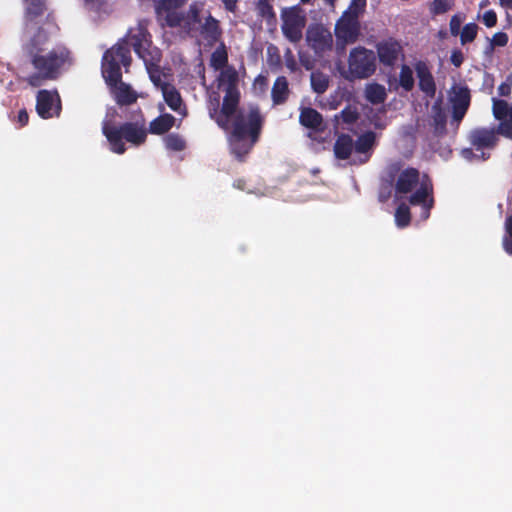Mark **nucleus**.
I'll use <instances>...</instances> for the list:
<instances>
[{
	"instance_id": "1",
	"label": "nucleus",
	"mask_w": 512,
	"mask_h": 512,
	"mask_svg": "<svg viewBox=\"0 0 512 512\" xmlns=\"http://www.w3.org/2000/svg\"><path fill=\"white\" fill-rule=\"evenodd\" d=\"M48 40L47 30L44 27H39L33 37L23 46L24 54L35 69V73L25 78V81L32 87H39L44 81L57 79L65 66L71 65L70 51L65 46H57L47 51Z\"/></svg>"
},
{
	"instance_id": "2",
	"label": "nucleus",
	"mask_w": 512,
	"mask_h": 512,
	"mask_svg": "<svg viewBox=\"0 0 512 512\" xmlns=\"http://www.w3.org/2000/svg\"><path fill=\"white\" fill-rule=\"evenodd\" d=\"M175 120V117L169 113L161 114L150 122L148 130L144 121L124 122L115 125L111 121L104 120L102 122V133L110 145V150L122 155L126 152L124 140L138 147L145 143L148 132L154 135H163L174 126Z\"/></svg>"
},
{
	"instance_id": "3",
	"label": "nucleus",
	"mask_w": 512,
	"mask_h": 512,
	"mask_svg": "<svg viewBox=\"0 0 512 512\" xmlns=\"http://www.w3.org/2000/svg\"><path fill=\"white\" fill-rule=\"evenodd\" d=\"M401 162H395L389 166V175L394 177L398 174L394 189L396 195H406L411 193L417 186L418 188L408 199L413 206H422V217L427 219L434 206L433 183L427 174L421 176L420 171L414 167H408L401 170Z\"/></svg>"
},
{
	"instance_id": "4",
	"label": "nucleus",
	"mask_w": 512,
	"mask_h": 512,
	"mask_svg": "<svg viewBox=\"0 0 512 512\" xmlns=\"http://www.w3.org/2000/svg\"><path fill=\"white\" fill-rule=\"evenodd\" d=\"M125 41L116 43L106 50L102 58V74L106 83L113 89L115 101L120 106H127L137 101L136 92L122 81L121 66L126 69L131 65V52Z\"/></svg>"
},
{
	"instance_id": "5",
	"label": "nucleus",
	"mask_w": 512,
	"mask_h": 512,
	"mask_svg": "<svg viewBox=\"0 0 512 512\" xmlns=\"http://www.w3.org/2000/svg\"><path fill=\"white\" fill-rule=\"evenodd\" d=\"M264 118L258 106H251L247 114L239 112L233 122L229 136L231 153L239 161H244L258 142Z\"/></svg>"
},
{
	"instance_id": "6",
	"label": "nucleus",
	"mask_w": 512,
	"mask_h": 512,
	"mask_svg": "<svg viewBox=\"0 0 512 512\" xmlns=\"http://www.w3.org/2000/svg\"><path fill=\"white\" fill-rule=\"evenodd\" d=\"M468 141L471 147L463 148L461 156L468 161H486L491 157L499 138L494 128L477 127L469 132Z\"/></svg>"
},
{
	"instance_id": "7",
	"label": "nucleus",
	"mask_w": 512,
	"mask_h": 512,
	"mask_svg": "<svg viewBox=\"0 0 512 512\" xmlns=\"http://www.w3.org/2000/svg\"><path fill=\"white\" fill-rule=\"evenodd\" d=\"M224 92L225 95L221 108H219L220 96L216 94L209 102L208 111L210 118L214 120L221 129L228 130L230 128V119L232 117L234 119L240 112L237 111L240 101V92L239 90Z\"/></svg>"
},
{
	"instance_id": "8",
	"label": "nucleus",
	"mask_w": 512,
	"mask_h": 512,
	"mask_svg": "<svg viewBox=\"0 0 512 512\" xmlns=\"http://www.w3.org/2000/svg\"><path fill=\"white\" fill-rule=\"evenodd\" d=\"M376 71L375 53L363 46L351 49L348 56V69L344 77L348 80L367 79Z\"/></svg>"
},
{
	"instance_id": "9",
	"label": "nucleus",
	"mask_w": 512,
	"mask_h": 512,
	"mask_svg": "<svg viewBox=\"0 0 512 512\" xmlns=\"http://www.w3.org/2000/svg\"><path fill=\"white\" fill-rule=\"evenodd\" d=\"M149 20L141 19L138 21L136 27L130 28L124 38L117 43L125 41L126 47L130 50L129 46L133 47L136 55L146 60L153 50H160L153 45L152 35L148 30Z\"/></svg>"
},
{
	"instance_id": "10",
	"label": "nucleus",
	"mask_w": 512,
	"mask_h": 512,
	"mask_svg": "<svg viewBox=\"0 0 512 512\" xmlns=\"http://www.w3.org/2000/svg\"><path fill=\"white\" fill-rule=\"evenodd\" d=\"M187 0H156L154 9L157 21L162 27H181L185 21V12L182 10Z\"/></svg>"
},
{
	"instance_id": "11",
	"label": "nucleus",
	"mask_w": 512,
	"mask_h": 512,
	"mask_svg": "<svg viewBox=\"0 0 512 512\" xmlns=\"http://www.w3.org/2000/svg\"><path fill=\"white\" fill-rule=\"evenodd\" d=\"M345 10L335 25V36L343 45L355 43L360 36V13Z\"/></svg>"
},
{
	"instance_id": "12",
	"label": "nucleus",
	"mask_w": 512,
	"mask_h": 512,
	"mask_svg": "<svg viewBox=\"0 0 512 512\" xmlns=\"http://www.w3.org/2000/svg\"><path fill=\"white\" fill-rule=\"evenodd\" d=\"M282 33L291 43H298L303 36L306 18L298 6H292L282 11Z\"/></svg>"
},
{
	"instance_id": "13",
	"label": "nucleus",
	"mask_w": 512,
	"mask_h": 512,
	"mask_svg": "<svg viewBox=\"0 0 512 512\" xmlns=\"http://www.w3.org/2000/svg\"><path fill=\"white\" fill-rule=\"evenodd\" d=\"M376 52L380 64L389 68L394 67L398 59L404 56L401 42L393 37L379 41Z\"/></svg>"
},
{
	"instance_id": "14",
	"label": "nucleus",
	"mask_w": 512,
	"mask_h": 512,
	"mask_svg": "<svg viewBox=\"0 0 512 512\" xmlns=\"http://www.w3.org/2000/svg\"><path fill=\"white\" fill-rule=\"evenodd\" d=\"M161 59V50H153V52L147 57V59L143 60L151 82L156 88L160 90H162V87H164V85L171 84L169 81L166 80V78L170 75L165 73L160 68L159 63L161 62Z\"/></svg>"
},
{
	"instance_id": "15",
	"label": "nucleus",
	"mask_w": 512,
	"mask_h": 512,
	"mask_svg": "<svg viewBox=\"0 0 512 512\" xmlns=\"http://www.w3.org/2000/svg\"><path fill=\"white\" fill-rule=\"evenodd\" d=\"M414 70L418 79V87L428 98H434L436 95V82L431 72V68L426 61L418 60L414 63Z\"/></svg>"
},
{
	"instance_id": "16",
	"label": "nucleus",
	"mask_w": 512,
	"mask_h": 512,
	"mask_svg": "<svg viewBox=\"0 0 512 512\" xmlns=\"http://www.w3.org/2000/svg\"><path fill=\"white\" fill-rule=\"evenodd\" d=\"M471 101V94L468 87H458L453 90L450 98L452 105V118L456 122H461L466 115Z\"/></svg>"
},
{
	"instance_id": "17",
	"label": "nucleus",
	"mask_w": 512,
	"mask_h": 512,
	"mask_svg": "<svg viewBox=\"0 0 512 512\" xmlns=\"http://www.w3.org/2000/svg\"><path fill=\"white\" fill-rule=\"evenodd\" d=\"M200 33L210 45H213L221 40L223 31L220 22L209 14L201 25Z\"/></svg>"
},
{
	"instance_id": "18",
	"label": "nucleus",
	"mask_w": 512,
	"mask_h": 512,
	"mask_svg": "<svg viewBox=\"0 0 512 512\" xmlns=\"http://www.w3.org/2000/svg\"><path fill=\"white\" fill-rule=\"evenodd\" d=\"M299 122L302 126L314 131L322 130L323 117L312 107H303L300 110Z\"/></svg>"
},
{
	"instance_id": "19",
	"label": "nucleus",
	"mask_w": 512,
	"mask_h": 512,
	"mask_svg": "<svg viewBox=\"0 0 512 512\" xmlns=\"http://www.w3.org/2000/svg\"><path fill=\"white\" fill-rule=\"evenodd\" d=\"M54 104V95L48 90H40L36 96V111L43 119L53 116L52 108Z\"/></svg>"
},
{
	"instance_id": "20",
	"label": "nucleus",
	"mask_w": 512,
	"mask_h": 512,
	"mask_svg": "<svg viewBox=\"0 0 512 512\" xmlns=\"http://www.w3.org/2000/svg\"><path fill=\"white\" fill-rule=\"evenodd\" d=\"M161 92L166 104L171 110L177 113H181L182 108L185 110L181 94L173 84L164 85Z\"/></svg>"
},
{
	"instance_id": "21",
	"label": "nucleus",
	"mask_w": 512,
	"mask_h": 512,
	"mask_svg": "<svg viewBox=\"0 0 512 512\" xmlns=\"http://www.w3.org/2000/svg\"><path fill=\"white\" fill-rule=\"evenodd\" d=\"M354 149V142L350 135L340 134L334 143V155L339 160H347Z\"/></svg>"
},
{
	"instance_id": "22",
	"label": "nucleus",
	"mask_w": 512,
	"mask_h": 512,
	"mask_svg": "<svg viewBox=\"0 0 512 512\" xmlns=\"http://www.w3.org/2000/svg\"><path fill=\"white\" fill-rule=\"evenodd\" d=\"M433 134L436 137H443L447 133V116L441 105L436 102L432 106Z\"/></svg>"
},
{
	"instance_id": "23",
	"label": "nucleus",
	"mask_w": 512,
	"mask_h": 512,
	"mask_svg": "<svg viewBox=\"0 0 512 512\" xmlns=\"http://www.w3.org/2000/svg\"><path fill=\"white\" fill-rule=\"evenodd\" d=\"M289 94L290 90L287 78L285 76L277 77L271 90L273 104H284L287 101Z\"/></svg>"
},
{
	"instance_id": "24",
	"label": "nucleus",
	"mask_w": 512,
	"mask_h": 512,
	"mask_svg": "<svg viewBox=\"0 0 512 512\" xmlns=\"http://www.w3.org/2000/svg\"><path fill=\"white\" fill-rule=\"evenodd\" d=\"M218 88L223 91L238 90V74L233 66H228L220 72L218 78Z\"/></svg>"
},
{
	"instance_id": "25",
	"label": "nucleus",
	"mask_w": 512,
	"mask_h": 512,
	"mask_svg": "<svg viewBox=\"0 0 512 512\" xmlns=\"http://www.w3.org/2000/svg\"><path fill=\"white\" fill-rule=\"evenodd\" d=\"M365 97L373 105L382 104L387 98L386 89L378 83L368 84L365 89Z\"/></svg>"
},
{
	"instance_id": "26",
	"label": "nucleus",
	"mask_w": 512,
	"mask_h": 512,
	"mask_svg": "<svg viewBox=\"0 0 512 512\" xmlns=\"http://www.w3.org/2000/svg\"><path fill=\"white\" fill-rule=\"evenodd\" d=\"M273 1L274 0H258L255 3L257 15L264 19L267 24H275L277 20L276 13L272 5Z\"/></svg>"
},
{
	"instance_id": "27",
	"label": "nucleus",
	"mask_w": 512,
	"mask_h": 512,
	"mask_svg": "<svg viewBox=\"0 0 512 512\" xmlns=\"http://www.w3.org/2000/svg\"><path fill=\"white\" fill-rule=\"evenodd\" d=\"M25 2V18L27 23L34 21L37 17L41 16L46 7L45 0H24Z\"/></svg>"
},
{
	"instance_id": "28",
	"label": "nucleus",
	"mask_w": 512,
	"mask_h": 512,
	"mask_svg": "<svg viewBox=\"0 0 512 512\" xmlns=\"http://www.w3.org/2000/svg\"><path fill=\"white\" fill-rule=\"evenodd\" d=\"M375 140L376 134L373 131H367L357 138L354 148L358 153H367L373 148Z\"/></svg>"
},
{
	"instance_id": "29",
	"label": "nucleus",
	"mask_w": 512,
	"mask_h": 512,
	"mask_svg": "<svg viewBox=\"0 0 512 512\" xmlns=\"http://www.w3.org/2000/svg\"><path fill=\"white\" fill-rule=\"evenodd\" d=\"M312 90L317 94H323L329 87V77L320 71H314L310 75Z\"/></svg>"
},
{
	"instance_id": "30",
	"label": "nucleus",
	"mask_w": 512,
	"mask_h": 512,
	"mask_svg": "<svg viewBox=\"0 0 512 512\" xmlns=\"http://www.w3.org/2000/svg\"><path fill=\"white\" fill-rule=\"evenodd\" d=\"M200 22V7L197 3H192L189 6L187 14L185 13V21L182 23L181 27L186 33H190L192 30V24H197Z\"/></svg>"
},
{
	"instance_id": "31",
	"label": "nucleus",
	"mask_w": 512,
	"mask_h": 512,
	"mask_svg": "<svg viewBox=\"0 0 512 512\" xmlns=\"http://www.w3.org/2000/svg\"><path fill=\"white\" fill-rule=\"evenodd\" d=\"M228 63V54L226 50V46L223 42H221L220 46L212 53L210 64L216 69H224Z\"/></svg>"
},
{
	"instance_id": "32",
	"label": "nucleus",
	"mask_w": 512,
	"mask_h": 512,
	"mask_svg": "<svg viewBox=\"0 0 512 512\" xmlns=\"http://www.w3.org/2000/svg\"><path fill=\"white\" fill-rule=\"evenodd\" d=\"M413 70L410 66L403 64L399 73V85L406 91L410 92L414 88Z\"/></svg>"
},
{
	"instance_id": "33",
	"label": "nucleus",
	"mask_w": 512,
	"mask_h": 512,
	"mask_svg": "<svg viewBox=\"0 0 512 512\" xmlns=\"http://www.w3.org/2000/svg\"><path fill=\"white\" fill-rule=\"evenodd\" d=\"M455 0H433L429 4V12L432 16H438L451 10Z\"/></svg>"
},
{
	"instance_id": "34",
	"label": "nucleus",
	"mask_w": 512,
	"mask_h": 512,
	"mask_svg": "<svg viewBox=\"0 0 512 512\" xmlns=\"http://www.w3.org/2000/svg\"><path fill=\"white\" fill-rule=\"evenodd\" d=\"M165 146L168 150L179 152L186 148L185 140L178 134L171 133L164 138Z\"/></svg>"
},
{
	"instance_id": "35",
	"label": "nucleus",
	"mask_w": 512,
	"mask_h": 512,
	"mask_svg": "<svg viewBox=\"0 0 512 512\" xmlns=\"http://www.w3.org/2000/svg\"><path fill=\"white\" fill-rule=\"evenodd\" d=\"M395 221L398 227L404 228L410 224L411 213L409 207L405 203H401L395 212Z\"/></svg>"
},
{
	"instance_id": "36",
	"label": "nucleus",
	"mask_w": 512,
	"mask_h": 512,
	"mask_svg": "<svg viewBox=\"0 0 512 512\" xmlns=\"http://www.w3.org/2000/svg\"><path fill=\"white\" fill-rule=\"evenodd\" d=\"M478 33V26L475 23L466 24L460 32V41L462 45L471 43L475 40Z\"/></svg>"
},
{
	"instance_id": "37",
	"label": "nucleus",
	"mask_w": 512,
	"mask_h": 512,
	"mask_svg": "<svg viewBox=\"0 0 512 512\" xmlns=\"http://www.w3.org/2000/svg\"><path fill=\"white\" fill-rule=\"evenodd\" d=\"M510 106L505 100L493 99V115L497 120H505L508 117Z\"/></svg>"
},
{
	"instance_id": "38",
	"label": "nucleus",
	"mask_w": 512,
	"mask_h": 512,
	"mask_svg": "<svg viewBox=\"0 0 512 512\" xmlns=\"http://www.w3.org/2000/svg\"><path fill=\"white\" fill-rule=\"evenodd\" d=\"M340 117L344 123L353 124L359 118V114L356 108L347 106L340 112Z\"/></svg>"
},
{
	"instance_id": "39",
	"label": "nucleus",
	"mask_w": 512,
	"mask_h": 512,
	"mask_svg": "<svg viewBox=\"0 0 512 512\" xmlns=\"http://www.w3.org/2000/svg\"><path fill=\"white\" fill-rule=\"evenodd\" d=\"M498 127L495 129L498 135H502L508 139H512V122L505 120H500Z\"/></svg>"
},
{
	"instance_id": "40",
	"label": "nucleus",
	"mask_w": 512,
	"mask_h": 512,
	"mask_svg": "<svg viewBox=\"0 0 512 512\" xmlns=\"http://www.w3.org/2000/svg\"><path fill=\"white\" fill-rule=\"evenodd\" d=\"M508 35L504 32H497L493 35L489 50H493L494 46L504 47L508 43Z\"/></svg>"
},
{
	"instance_id": "41",
	"label": "nucleus",
	"mask_w": 512,
	"mask_h": 512,
	"mask_svg": "<svg viewBox=\"0 0 512 512\" xmlns=\"http://www.w3.org/2000/svg\"><path fill=\"white\" fill-rule=\"evenodd\" d=\"M285 65L290 72H295L298 69L297 61L294 54L288 48L284 53Z\"/></svg>"
},
{
	"instance_id": "42",
	"label": "nucleus",
	"mask_w": 512,
	"mask_h": 512,
	"mask_svg": "<svg viewBox=\"0 0 512 512\" xmlns=\"http://www.w3.org/2000/svg\"><path fill=\"white\" fill-rule=\"evenodd\" d=\"M484 25L488 28H492L497 24V14L494 10H487L482 16Z\"/></svg>"
},
{
	"instance_id": "43",
	"label": "nucleus",
	"mask_w": 512,
	"mask_h": 512,
	"mask_svg": "<svg viewBox=\"0 0 512 512\" xmlns=\"http://www.w3.org/2000/svg\"><path fill=\"white\" fill-rule=\"evenodd\" d=\"M461 24H462V18L458 14H455L451 17L450 23H449V28H450V33L453 36H457L458 34H460Z\"/></svg>"
},
{
	"instance_id": "44",
	"label": "nucleus",
	"mask_w": 512,
	"mask_h": 512,
	"mask_svg": "<svg viewBox=\"0 0 512 512\" xmlns=\"http://www.w3.org/2000/svg\"><path fill=\"white\" fill-rule=\"evenodd\" d=\"M365 6L366 0H352L347 10L352 11V9L354 8L355 12L361 14L364 11Z\"/></svg>"
},
{
	"instance_id": "45",
	"label": "nucleus",
	"mask_w": 512,
	"mask_h": 512,
	"mask_svg": "<svg viewBox=\"0 0 512 512\" xmlns=\"http://www.w3.org/2000/svg\"><path fill=\"white\" fill-rule=\"evenodd\" d=\"M28 121H29L28 112L25 108H23L18 112L17 123L19 124V127L22 128L28 124Z\"/></svg>"
},
{
	"instance_id": "46",
	"label": "nucleus",
	"mask_w": 512,
	"mask_h": 512,
	"mask_svg": "<svg viewBox=\"0 0 512 512\" xmlns=\"http://www.w3.org/2000/svg\"><path fill=\"white\" fill-rule=\"evenodd\" d=\"M450 60L455 67H460L464 61L462 52L459 50L453 51Z\"/></svg>"
},
{
	"instance_id": "47",
	"label": "nucleus",
	"mask_w": 512,
	"mask_h": 512,
	"mask_svg": "<svg viewBox=\"0 0 512 512\" xmlns=\"http://www.w3.org/2000/svg\"><path fill=\"white\" fill-rule=\"evenodd\" d=\"M225 9L229 12H235L237 9L238 0H222Z\"/></svg>"
},
{
	"instance_id": "48",
	"label": "nucleus",
	"mask_w": 512,
	"mask_h": 512,
	"mask_svg": "<svg viewBox=\"0 0 512 512\" xmlns=\"http://www.w3.org/2000/svg\"><path fill=\"white\" fill-rule=\"evenodd\" d=\"M503 248L507 254L512 255V237L507 235L504 236Z\"/></svg>"
},
{
	"instance_id": "49",
	"label": "nucleus",
	"mask_w": 512,
	"mask_h": 512,
	"mask_svg": "<svg viewBox=\"0 0 512 512\" xmlns=\"http://www.w3.org/2000/svg\"><path fill=\"white\" fill-rule=\"evenodd\" d=\"M505 232L507 236L512 237V215L508 216L505 221Z\"/></svg>"
},
{
	"instance_id": "50",
	"label": "nucleus",
	"mask_w": 512,
	"mask_h": 512,
	"mask_svg": "<svg viewBox=\"0 0 512 512\" xmlns=\"http://www.w3.org/2000/svg\"><path fill=\"white\" fill-rule=\"evenodd\" d=\"M233 187L237 188L239 190H245L246 188V181L244 179H237L233 182Z\"/></svg>"
},
{
	"instance_id": "51",
	"label": "nucleus",
	"mask_w": 512,
	"mask_h": 512,
	"mask_svg": "<svg viewBox=\"0 0 512 512\" xmlns=\"http://www.w3.org/2000/svg\"><path fill=\"white\" fill-rule=\"evenodd\" d=\"M498 92L500 96H507L510 93V87L505 84H501L498 87Z\"/></svg>"
},
{
	"instance_id": "52",
	"label": "nucleus",
	"mask_w": 512,
	"mask_h": 512,
	"mask_svg": "<svg viewBox=\"0 0 512 512\" xmlns=\"http://www.w3.org/2000/svg\"><path fill=\"white\" fill-rule=\"evenodd\" d=\"M499 1L503 7L512 9V0H499Z\"/></svg>"
},
{
	"instance_id": "53",
	"label": "nucleus",
	"mask_w": 512,
	"mask_h": 512,
	"mask_svg": "<svg viewBox=\"0 0 512 512\" xmlns=\"http://www.w3.org/2000/svg\"><path fill=\"white\" fill-rule=\"evenodd\" d=\"M510 119L509 122H512V106L509 108V111H508V117Z\"/></svg>"
},
{
	"instance_id": "54",
	"label": "nucleus",
	"mask_w": 512,
	"mask_h": 512,
	"mask_svg": "<svg viewBox=\"0 0 512 512\" xmlns=\"http://www.w3.org/2000/svg\"><path fill=\"white\" fill-rule=\"evenodd\" d=\"M311 0H301L302 3H309Z\"/></svg>"
}]
</instances>
